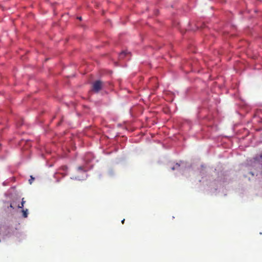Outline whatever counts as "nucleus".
Here are the masks:
<instances>
[{
	"mask_svg": "<svg viewBox=\"0 0 262 262\" xmlns=\"http://www.w3.org/2000/svg\"><path fill=\"white\" fill-rule=\"evenodd\" d=\"M103 82L101 80H96L92 84V91L96 93H98L103 88Z\"/></svg>",
	"mask_w": 262,
	"mask_h": 262,
	"instance_id": "nucleus-1",
	"label": "nucleus"
},
{
	"mask_svg": "<svg viewBox=\"0 0 262 262\" xmlns=\"http://www.w3.org/2000/svg\"><path fill=\"white\" fill-rule=\"evenodd\" d=\"M128 54L129 53L127 52L126 51H123L119 54V58L120 59H123L124 57Z\"/></svg>",
	"mask_w": 262,
	"mask_h": 262,
	"instance_id": "nucleus-2",
	"label": "nucleus"
},
{
	"mask_svg": "<svg viewBox=\"0 0 262 262\" xmlns=\"http://www.w3.org/2000/svg\"><path fill=\"white\" fill-rule=\"evenodd\" d=\"M23 216L24 218L28 217V210L27 209L22 210Z\"/></svg>",
	"mask_w": 262,
	"mask_h": 262,
	"instance_id": "nucleus-3",
	"label": "nucleus"
},
{
	"mask_svg": "<svg viewBox=\"0 0 262 262\" xmlns=\"http://www.w3.org/2000/svg\"><path fill=\"white\" fill-rule=\"evenodd\" d=\"M25 203H26V201H24V198H23L21 202V204L20 205H18V208H23L24 207V204H25Z\"/></svg>",
	"mask_w": 262,
	"mask_h": 262,
	"instance_id": "nucleus-4",
	"label": "nucleus"
},
{
	"mask_svg": "<svg viewBox=\"0 0 262 262\" xmlns=\"http://www.w3.org/2000/svg\"><path fill=\"white\" fill-rule=\"evenodd\" d=\"M5 204H8V206H7V208H9V207L12 208V209H14V207L13 206H12V204H10L9 206L8 205V202H5Z\"/></svg>",
	"mask_w": 262,
	"mask_h": 262,
	"instance_id": "nucleus-5",
	"label": "nucleus"
},
{
	"mask_svg": "<svg viewBox=\"0 0 262 262\" xmlns=\"http://www.w3.org/2000/svg\"><path fill=\"white\" fill-rule=\"evenodd\" d=\"M34 178L32 176H31L30 179L29 180V183L30 184H31L32 183L33 181H34Z\"/></svg>",
	"mask_w": 262,
	"mask_h": 262,
	"instance_id": "nucleus-6",
	"label": "nucleus"
},
{
	"mask_svg": "<svg viewBox=\"0 0 262 262\" xmlns=\"http://www.w3.org/2000/svg\"><path fill=\"white\" fill-rule=\"evenodd\" d=\"M83 167H82V166H79V167H78V169L79 170H83Z\"/></svg>",
	"mask_w": 262,
	"mask_h": 262,
	"instance_id": "nucleus-7",
	"label": "nucleus"
},
{
	"mask_svg": "<svg viewBox=\"0 0 262 262\" xmlns=\"http://www.w3.org/2000/svg\"><path fill=\"white\" fill-rule=\"evenodd\" d=\"M124 221H125V219H123V220L121 221V223H122V224H124Z\"/></svg>",
	"mask_w": 262,
	"mask_h": 262,
	"instance_id": "nucleus-8",
	"label": "nucleus"
},
{
	"mask_svg": "<svg viewBox=\"0 0 262 262\" xmlns=\"http://www.w3.org/2000/svg\"><path fill=\"white\" fill-rule=\"evenodd\" d=\"M176 167H179V166H180V165H179V164H178V163H177V164H176Z\"/></svg>",
	"mask_w": 262,
	"mask_h": 262,
	"instance_id": "nucleus-9",
	"label": "nucleus"
},
{
	"mask_svg": "<svg viewBox=\"0 0 262 262\" xmlns=\"http://www.w3.org/2000/svg\"><path fill=\"white\" fill-rule=\"evenodd\" d=\"M176 168V167H173L171 168V169H172V170H174V169H175Z\"/></svg>",
	"mask_w": 262,
	"mask_h": 262,
	"instance_id": "nucleus-10",
	"label": "nucleus"
},
{
	"mask_svg": "<svg viewBox=\"0 0 262 262\" xmlns=\"http://www.w3.org/2000/svg\"><path fill=\"white\" fill-rule=\"evenodd\" d=\"M78 19H79L81 20V17H78Z\"/></svg>",
	"mask_w": 262,
	"mask_h": 262,
	"instance_id": "nucleus-11",
	"label": "nucleus"
}]
</instances>
